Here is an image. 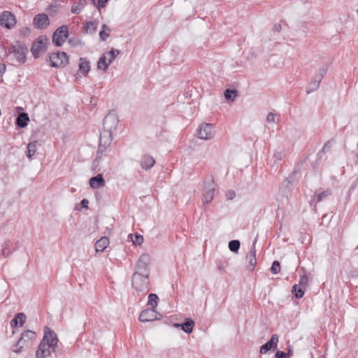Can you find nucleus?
<instances>
[{
    "mask_svg": "<svg viewBox=\"0 0 358 358\" xmlns=\"http://www.w3.org/2000/svg\"><path fill=\"white\" fill-rule=\"evenodd\" d=\"M150 257L147 254L140 256L136 266V271L132 276V286L140 296H144L150 290Z\"/></svg>",
    "mask_w": 358,
    "mask_h": 358,
    "instance_id": "nucleus-1",
    "label": "nucleus"
},
{
    "mask_svg": "<svg viewBox=\"0 0 358 358\" xmlns=\"http://www.w3.org/2000/svg\"><path fill=\"white\" fill-rule=\"evenodd\" d=\"M119 122L118 117L115 112H110L104 118L103 126V133L100 136L98 153L103 152L109 145L112 140V134L116 130Z\"/></svg>",
    "mask_w": 358,
    "mask_h": 358,
    "instance_id": "nucleus-2",
    "label": "nucleus"
},
{
    "mask_svg": "<svg viewBox=\"0 0 358 358\" xmlns=\"http://www.w3.org/2000/svg\"><path fill=\"white\" fill-rule=\"evenodd\" d=\"M58 337H43L36 352L37 358H46L55 350L58 343Z\"/></svg>",
    "mask_w": 358,
    "mask_h": 358,
    "instance_id": "nucleus-3",
    "label": "nucleus"
},
{
    "mask_svg": "<svg viewBox=\"0 0 358 358\" xmlns=\"http://www.w3.org/2000/svg\"><path fill=\"white\" fill-rule=\"evenodd\" d=\"M27 52L28 48L20 42H16L9 50V53L13 55L16 61L20 64L25 62Z\"/></svg>",
    "mask_w": 358,
    "mask_h": 358,
    "instance_id": "nucleus-4",
    "label": "nucleus"
},
{
    "mask_svg": "<svg viewBox=\"0 0 358 358\" xmlns=\"http://www.w3.org/2000/svg\"><path fill=\"white\" fill-rule=\"evenodd\" d=\"M204 193L202 197L203 203H209L213 199L214 192L216 188V185L214 182L213 177L210 176L206 178L203 182Z\"/></svg>",
    "mask_w": 358,
    "mask_h": 358,
    "instance_id": "nucleus-5",
    "label": "nucleus"
},
{
    "mask_svg": "<svg viewBox=\"0 0 358 358\" xmlns=\"http://www.w3.org/2000/svg\"><path fill=\"white\" fill-rule=\"evenodd\" d=\"M50 66L52 67H62L69 63V57L64 52H53L49 56Z\"/></svg>",
    "mask_w": 358,
    "mask_h": 358,
    "instance_id": "nucleus-6",
    "label": "nucleus"
},
{
    "mask_svg": "<svg viewBox=\"0 0 358 358\" xmlns=\"http://www.w3.org/2000/svg\"><path fill=\"white\" fill-rule=\"evenodd\" d=\"M69 36V28L62 25L57 28L52 36V42L56 46H61Z\"/></svg>",
    "mask_w": 358,
    "mask_h": 358,
    "instance_id": "nucleus-7",
    "label": "nucleus"
},
{
    "mask_svg": "<svg viewBox=\"0 0 358 358\" xmlns=\"http://www.w3.org/2000/svg\"><path fill=\"white\" fill-rule=\"evenodd\" d=\"M17 23L15 16L10 11L5 10L0 13V26L7 29H13Z\"/></svg>",
    "mask_w": 358,
    "mask_h": 358,
    "instance_id": "nucleus-8",
    "label": "nucleus"
},
{
    "mask_svg": "<svg viewBox=\"0 0 358 358\" xmlns=\"http://www.w3.org/2000/svg\"><path fill=\"white\" fill-rule=\"evenodd\" d=\"M197 135L201 139L206 141L211 140L215 135L213 124L208 123L201 124L197 130Z\"/></svg>",
    "mask_w": 358,
    "mask_h": 358,
    "instance_id": "nucleus-9",
    "label": "nucleus"
},
{
    "mask_svg": "<svg viewBox=\"0 0 358 358\" xmlns=\"http://www.w3.org/2000/svg\"><path fill=\"white\" fill-rule=\"evenodd\" d=\"M47 38L40 36L33 43L31 52L35 58H38L39 55L46 49Z\"/></svg>",
    "mask_w": 358,
    "mask_h": 358,
    "instance_id": "nucleus-10",
    "label": "nucleus"
},
{
    "mask_svg": "<svg viewBox=\"0 0 358 358\" xmlns=\"http://www.w3.org/2000/svg\"><path fill=\"white\" fill-rule=\"evenodd\" d=\"M18 248V242H14L10 240H7L1 245V249L0 252L1 255L3 258H6L8 256H10L13 253V252L17 250Z\"/></svg>",
    "mask_w": 358,
    "mask_h": 358,
    "instance_id": "nucleus-11",
    "label": "nucleus"
},
{
    "mask_svg": "<svg viewBox=\"0 0 358 358\" xmlns=\"http://www.w3.org/2000/svg\"><path fill=\"white\" fill-rule=\"evenodd\" d=\"M160 314L156 309L147 308L143 310L139 315V320L142 322H152L159 319Z\"/></svg>",
    "mask_w": 358,
    "mask_h": 358,
    "instance_id": "nucleus-12",
    "label": "nucleus"
},
{
    "mask_svg": "<svg viewBox=\"0 0 358 358\" xmlns=\"http://www.w3.org/2000/svg\"><path fill=\"white\" fill-rule=\"evenodd\" d=\"M34 25L39 29H45L50 24L48 16L45 13L36 15L33 20Z\"/></svg>",
    "mask_w": 358,
    "mask_h": 358,
    "instance_id": "nucleus-13",
    "label": "nucleus"
},
{
    "mask_svg": "<svg viewBox=\"0 0 358 358\" xmlns=\"http://www.w3.org/2000/svg\"><path fill=\"white\" fill-rule=\"evenodd\" d=\"M255 243L256 240L253 242L249 254L246 256V267L249 271L254 270L257 263Z\"/></svg>",
    "mask_w": 358,
    "mask_h": 358,
    "instance_id": "nucleus-14",
    "label": "nucleus"
},
{
    "mask_svg": "<svg viewBox=\"0 0 358 358\" xmlns=\"http://www.w3.org/2000/svg\"><path fill=\"white\" fill-rule=\"evenodd\" d=\"M26 315L23 313H18L15 315V317L10 321V327L12 328L22 327L26 321Z\"/></svg>",
    "mask_w": 358,
    "mask_h": 358,
    "instance_id": "nucleus-15",
    "label": "nucleus"
},
{
    "mask_svg": "<svg viewBox=\"0 0 358 358\" xmlns=\"http://www.w3.org/2000/svg\"><path fill=\"white\" fill-rule=\"evenodd\" d=\"M90 187L93 189H97L105 185V180L103 178L102 174L99 173L90 180Z\"/></svg>",
    "mask_w": 358,
    "mask_h": 358,
    "instance_id": "nucleus-16",
    "label": "nucleus"
},
{
    "mask_svg": "<svg viewBox=\"0 0 358 358\" xmlns=\"http://www.w3.org/2000/svg\"><path fill=\"white\" fill-rule=\"evenodd\" d=\"M278 342V337H271V340L262 345L260 352L262 354L266 353L271 348H276Z\"/></svg>",
    "mask_w": 358,
    "mask_h": 358,
    "instance_id": "nucleus-17",
    "label": "nucleus"
},
{
    "mask_svg": "<svg viewBox=\"0 0 358 358\" xmlns=\"http://www.w3.org/2000/svg\"><path fill=\"white\" fill-rule=\"evenodd\" d=\"M79 70L80 73L87 76L90 71V62L85 57H80L79 59Z\"/></svg>",
    "mask_w": 358,
    "mask_h": 358,
    "instance_id": "nucleus-18",
    "label": "nucleus"
},
{
    "mask_svg": "<svg viewBox=\"0 0 358 358\" xmlns=\"http://www.w3.org/2000/svg\"><path fill=\"white\" fill-rule=\"evenodd\" d=\"M155 164V159L148 155H143L141 160V166L143 169H150Z\"/></svg>",
    "mask_w": 358,
    "mask_h": 358,
    "instance_id": "nucleus-19",
    "label": "nucleus"
},
{
    "mask_svg": "<svg viewBox=\"0 0 358 358\" xmlns=\"http://www.w3.org/2000/svg\"><path fill=\"white\" fill-rule=\"evenodd\" d=\"M194 325V322L190 318H187L185 320V322L182 324H177V323H175L173 324V326L176 327H181L182 329L186 334H190L192 332Z\"/></svg>",
    "mask_w": 358,
    "mask_h": 358,
    "instance_id": "nucleus-20",
    "label": "nucleus"
},
{
    "mask_svg": "<svg viewBox=\"0 0 358 358\" xmlns=\"http://www.w3.org/2000/svg\"><path fill=\"white\" fill-rule=\"evenodd\" d=\"M108 238L103 236L95 243V250L97 252L103 251L109 245Z\"/></svg>",
    "mask_w": 358,
    "mask_h": 358,
    "instance_id": "nucleus-21",
    "label": "nucleus"
},
{
    "mask_svg": "<svg viewBox=\"0 0 358 358\" xmlns=\"http://www.w3.org/2000/svg\"><path fill=\"white\" fill-rule=\"evenodd\" d=\"M29 122V117L27 113H20L16 119V124L21 128L25 127Z\"/></svg>",
    "mask_w": 358,
    "mask_h": 358,
    "instance_id": "nucleus-22",
    "label": "nucleus"
},
{
    "mask_svg": "<svg viewBox=\"0 0 358 358\" xmlns=\"http://www.w3.org/2000/svg\"><path fill=\"white\" fill-rule=\"evenodd\" d=\"M321 81H322V79H320V78H318L315 76L314 78H313L312 81L309 84V85L307 88V90H306V92L308 94H310V93L317 90L320 87Z\"/></svg>",
    "mask_w": 358,
    "mask_h": 358,
    "instance_id": "nucleus-23",
    "label": "nucleus"
},
{
    "mask_svg": "<svg viewBox=\"0 0 358 358\" xmlns=\"http://www.w3.org/2000/svg\"><path fill=\"white\" fill-rule=\"evenodd\" d=\"M99 22L97 20H93L86 22L85 25V32L87 34H94L98 27Z\"/></svg>",
    "mask_w": 358,
    "mask_h": 358,
    "instance_id": "nucleus-24",
    "label": "nucleus"
},
{
    "mask_svg": "<svg viewBox=\"0 0 358 358\" xmlns=\"http://www.w3.org/2000/svg\"><path fill=\"white\" fill-rule=\"evenodd\" d=\"M37 141H34L29 143L27 145V150L26 152V155L29 159H31L32 156L35 154L37 149Z\"/></svg>",
    "mask_w": 358,
    "mask_h": 358,
    "instance_id": "nucleus-25",
    "label": "nucleus"
},
{
    "mask_svg": "<svg viewBox=\"0 0 358 358\" xmlns=\"http://www.w3.org/2000/svg\"><path fill=\"white\" fill-rule=\"evenodd\" d=\"M110 64H108V61L106 58V55L103 54V55L99 58L97 62V68L99 70L106 71L108 69V67Z\"/></svg>",
    "mask_w": 358,
    "mask_h": 358,
    "instance_id": "nucleus-26",
    "label": "nucleus"
},
{
    "mask_svg": "<svg viewBox=\"0 0 358 358\" xmlns=\"http://www.w3.org/2000/svg\"><path fill=\"white\" fill-rule=\"evenodd\" d=\"M311 280V275L310 273H306L305 271H303V274L301 275V278L299 280V285L301 287H306Z\"/></svg>",
    "mask_w": 358,
    "mask_h": 358,
    "instance_id": "nucleus-27",
    "label": "nucleus"
},
{
    "mask_svg": "<svg viewBox=\"0 0 358 358\" xmlns=\"http://www.w3.org/2000/svg\"><path fill=\"white\" fill-rule=\"evenodd\" d=\"M119 54L120 51L115 49H112L111 50L105 52L104 55H106L108 64H110Z\"/></svg>",
    "mask_w": 358,
    "mask_h": 358,
    "instance_id": "nucleus-28",
    "label": "nucleus"
},
{
    "mask_svg": "<svg viewBox=\"0 0 358 358\" xmlns=\"http://www.w3.org/2000/svg\"><path fill=\"white\" fill-rule=\"evenodd\" d=\"M159 301V297L155 294H150L148 296V305L151 307V308L156 309L157 306Z\"/></svg>",
    "mask_w": 358,
    "mask_h": 358,
    "instance_id": "nucleus-29",
    "label": "nucleus"
},
{
    "mask_svg": "<svg viewBox=\"0 0 358 358\" xmlns=\"http://www.w3.org/2000/svg\"><path fill=\"white\" fill-rule=\"evenodd\" d=\"M85 5V1H79L75 3L71 7V12L75 14H78L81 12Z\"/></svg>",
    "mask_w": 358,
    "mask_h": 358,
    "instance_id": "nucleus-30",
    "label": "nucleus"
},
{
    "mask_svg": "<svg viewBox=\"0 0 358 358\" xmlns=\"http://www.w3.org/2000/svg\"><path fill=\"white\" fill-rule=\"evenodd\" d=\"M300 285H294L292 287V292L294 293L295 296L298 299L302 298L303 296V288Z\"/></svg>",
    "mask_w": 358,
    "mask_h": 358,
    "instance_id": "nucleus-31",
    "label": "nucleus"
},
{
    "mask_svg": "<svg viewBox=\"0 0 358 358\" xmlns=\"http://www.w3.org/2000/svg\"><path fill=\"white\" fill-rule=\"evenodd\" d=\"M129 237L135 245H140L143 242V237L141 234H136L134 237L132 234H129Z\"/></svg>",
    "mask_w": 358,
    "mask_h": 358,
    "instance_id": "nucleus-32",
    "label": "nucleus"
},
{
    "mask_svg": "<svg viewBox=\"0 0 358 358\" xmlns=\"http://www.w3.org/2000/svg\"><path fill=\"white\" fill-rule=\"evenodd\" d=\"M240 248V242L238 240H233L229 243V248L231 252L237 253Z\"/></svg>",
    "mask_w": 358,
    "mask_h": 358,
    "instance_id": "nucleus-33",
    "label": "nucleus"
},
{
    "mask_svg": "<svg viewBox=\"0 0 358 358\" xmlns=\"http://www.w3.org/2000/svg\"><path fill=\"white\" fill-rule=\"evenodd\" d=\"M236 96H237L236 90H232L228 89L224 92V97L227 100L234 101Z\"/></svg>",
    "mask_w": 358,
    "mask_h": 358,
    "instance_id": "nucleus-34",
    "label": "nucleus"
},
{
    "mask_svg": "<svg viewBox=\"0 0 358 358\" xmlns=\"http://www.w3.org/2000/svg\"><path fill=\"white\" fill-rule=\"evenodd\" d=\"M278 120H279V118L278 117V116H277V115L275 113H269L267 115L266 122L268 123H269V124H271V123L275 124V123L278 122Z\"/></svg>",
    "mask_w": 358,
    "mask_h": 358,
    "instance_id": "nucleus-35",
    "label": "nucleus"
},
{
    "mask_svg": "<svg viewBox=\"0 0 358 358\" xmlns=\"http://www.w3.org/2000/svg\"><path fill=\"white\" fill-rule=\"evenodd\" d=\"M280 271V262L277 260L274 261L271 267V272L273 274H278Z\"/></svg>",
    "mask_w": 358,
    "mask_h": 358,
    "instance_id": "nucleus-36",
    "label": "nucleus"
},
{
    "mask_svg": "<svg viewBox=\"0 0 358 358\" xmlns=\"http://www.w3.org/2000/svg\"><path fill=\"white\" fill-rule=\"evenodd\" d=\"M285 155H284V152L282 150H276L274 153H273V158L275 159V162H280L281 161L283 157H284Z\"/></svg>",
    "mask_w": 358,
    "mask_h": 358,
    "instance_id": "nucleus-37",
    "label": "nucleus"
},
{
    "mask_svg": "<svg viewBox=\"0 0 358 358\" xmlns=\"http://www.w3.org/2000/svg\"><path fill=\"white\" fill-rule=\"evenodd\" d=\"M327 69H328L327 66H322L319 69L318 71L316 73V74L315 76L318 78H320V79L322 80L324 76L327 72Z\"/></svg>",
    "mask_w": 358,
    "mask_h": 358,
    "instance_id": "nucleus-38",
    "label": "nucleus"
},
{
    "mask_svg": "<svg viewBox=\"0 0 358 358\" xmlns=\"http://www.w3.org/2000/svg\"><path fill=\"white\" fill-rule=\"evenodd\" d=\"M289 356L290 350H289L287 353L283 351L278 350L275 353V358H289Z\"/></svg>",
    "mask_w": 358,
    "mask_h": 358,
    "instance_id": "nucleus-39",
    "label": "nucleus"
},
{
    "mask_svg": "<svg viewBox=\"0 0 358 358\" xmlns=\"http://www.w3.org/2000/svg\"><path fill=\"white\" fill-rule=\"evenodd\" d=\"M23 337H20V338L18 340L16 345H13L12 348V350L15 352H19L20 351V349L22 348L21 345V343H22Z\"/></svg>",
    "mask_w": 358,
    "mask_h": 358,
    "instance_id": "nucleus-40",
    "label": "nucleus"
},
{
    "mask_svg": "<svg viewBox=\"0 0 358 358\" xmlns=\"http://www.w3.org/2000/svg\"><path fill=\"white\" fill-rule=\"evenodd\" d=\"M108 0H93V3L98 8H104Z\"/></svg>",
    "mask_w": 358,
    "mask_h": 358,
    "instance_id": "nucleus-41",
    "label": "nucleus"
},
{
    "mask_svg": "<svg viewBox=\"0 0 358 358\" xmlns=\"http://www.w3.org/2000/svg\"><path fill=\"white\" fill-rule=\"evenodd\" d=\"M331 194V192L330 191H324L319 194H317L316 196H317V202H320L321 201H322V199L324 198H326L328 196H329Z\"/></svg>",
    "mask_w": 358,
    "mask_h": 358,
    "instance_id": "nucleus-42",
    "label": "nucleus"
},
{
    "mask_svg": "<svg viewBox=\"0 0 358 358\" xmlns=\"http://www.w3.org/2000/svg\"><path fill=\"white\" fill-rule=\"evenodd\" d=\"M43 336H56V334L48 327L45 326L43 329Z\"/></svg>",
    "mask_w": 358,
    "mask_h": 358,
    "instance_id": "nucleus-43",
    "label": "nucleus"
},
{
    "mask_svg": "<svg viewBox=\"0 0 358 358\" xmlns=\"http://www.w3.org/2000/svg\"><path fill=\"white\" fill-rule=\"evenodd\" d=\"M110 32H106L104 30H101L99 32V36L102 41H105L110 36Z\"/></svg>",
    "mask_w": 358,
    "mask_h": 358,
    "instance_id": "nucleus-44",
    "label": "nucleus"
},
{
    "mask_svg": "<svg viewBox=\"0 0 358 358\" xmlns=\"http://www.w3.org/2000/svg\"><path fill=\"white\" fill-rule=\"evenodd\" d=\"M236 194L234 192H229L227 194V196L229 199H233L235 196Z\"/></svg>",
    "mask_w": 358,
    "mask_h": 358,
    "instance_id": "nucleus-45",
    "label": "nucleus"
},
{
    "mask_svg": "<svg viewBox=\"0 0 358 358\" xmlns=\"http://www.w3.org/2000/svg\"><path fill=\"white\" fill-rule=\"evenodd\" d=\"M88 203H89V201H88V200H87V199H83V200L81 201V206H82V207H83V208H87V207Z\"/></svg>",
    "mask_w": 358,
    "mask_h": 358,
    "instance_id": "nucleus-46",
    "label": "nucleus"
},
{
    "mask_svg": "<svg viewBox=\"0 0 358 358\" xmlns=\"http://www.w3.org/2000/svg\"><path fill=\"white\" fill-rule=\"evenodd\" d=\"M101 30H104L106 32H110V27H108L106 24H103V26L101 27Z\"/></svg>",
    "mask_w": 358,
    "mask_h": 358,
    "instance_id": "nucleus-47",
    "label": "nucleus"
},
{
    "mask_svg": "<svg viewBox=\"0 0 358 358\" xmlns=\"http://www.w3.org/2000/svg\"><path fill=\"white\" fill-rule=\"evenodd\" d=\"M5 71H6L5 65L0 64V73H3Z\"/></svg>",
    "mask_w": 358,
    "mask_h": 358,
    "instance_id": "nucleus-48",
    "label": "nucleus"
},
{
    "mask_svg": "<svg viewBox=\"0 0 358 358\" xmlns=\"http://www.w3.org/2000/svg\"><path fill=\"white\" fill-rule=\"evenodd\" d=\"M25 333H26V334L30 333V334H36V332H34V331H30V330H28V331H24V333H22V334H21V336H24V334H25Z\"/></svg>",
    "mask_w": 358,
    "mask_h": 358,
    "instance_id": "nucleus-49",
    "label": "nucleus"
},
{
    "mask_svg": "<svg viewBox=\"0 0 358 358\" xmlns=\"http://www.w3.org/2000/svg\"><path fill=\"white\" fill-rule=\"evenodd\" d=\"M274 29L275 31H278L280 29V25H275Z\"/></svg>",
    "mask_w": 358,
    "mask_h": 358,
    "instance_id": "nucleus-50",
    "label": "nucleus"
},
{
    "mask_svg": "<svg viewBox=\"0 0 358 358\" xmlns=\"http://www.w3.org/2000/svg\"><path fill=\"white\" fill-rule=\"evenodd\" d=\"M357 15H358V9H357Z\"/></svg>",
    "mask_w": 358,
    "mask_h": 358,
    "instance_id": "nucleus-51",
    "label": "nucleus"
}]
</instances>
